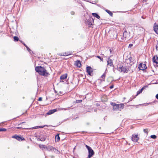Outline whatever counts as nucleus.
<instances>
[{"mask_svg": "<svg viewBox=\"0 0 158 158\" xmlns=\"http://www.w3.org/2000/svg\"><path fill=\"white\" fill-rule=\"evenodd\" d=\"M36 71L38 72L41 75L44 76H47L48 73L46 69L43 67L41 66L36 67L35 68Z\"/></svg>", "mask_w": 158, "mask_h": 158, "instance_id": "1", "label": "nucleus"}, {"mask_svg": "<svg viewBox=\"0 0 158 158\" xmlns=\"http://www.w3.org/2000/svg\"><path fill=\"white\" fill-rule=\"evenodd\" d=\"M85 23L86 25H88L89 27L93 25L94 23V19L91 17L89 16L85 20Z\"/></svg>", "mask_w": 158, "mask_h": 158, "instance_id": "2", "label": "nucleus"}, {"mask_svg": "<svg viewBox=\"0 0 158 158\" xmlns=\"http://www.w3.org/2000/svg\"><path fill=\"white\" fill-rule=\"evenodd\" d=\"M129 66H122L119 67L118 69V70L121 72H123L124 73H127L129 71Z\"/></svg>", "mask_w": 158, "mask_h": 158, "instance_id": "3", "label": "nucleus"}, {"mask_svg": "<svg viewBox=\"0 0 158 158\" xmlns=\"http://www.w3.org/2000/svg\"><path fill=\"white\" fill-rule=\"evenodd\" d=\"M120 36L121 37V40L119 39V38H118V39L120 41H122V40H124V39H128L130 37L129 32L126 31L123 32V36Z\"/></svg>", "mask_w": 158, "mask_h": 158, "instance_id": "4", "label": "nucleus"}, {"mask_svg": "<svg viewBox=\"0 0 158 158\" xmlns=\"http://www.w3.org/2000/svg\"><path fill=\"white\" fill-rule=\"evenodd\" d=\"M85 147L87 149L88 151V158H91L94 155V152L92 148L89 146L86 145H85Z\"/></svg>", "mask_w": 158, "mask_h": 158, "instance_id": "5", "label": "nucleus"}, {"mask_svg": "<svg viewBox=\"0 0 158 158\" xmlns=\"http://www.w3.org/2000/svg\"><path fill=\"white\" fill-rule=\"evenodd\" d=\"M124 104L123 103L120 104H118L116 105L115 107H114L113 109L114 110H121V109L123 108Z\"/></svg>", "mask_w": 158, "mask_h": 158, "instance_id": "6", "label": "nucleus"}, {"mask_svg": "<svg viewBox=\"0 0 158 158\" xmlns=\"http://www.w3.org/2000/svg\"><path fill=\"white\" fill-rule=\"evenodd\" d=\"M139 138L137 135L133 134L131 136V140L134 142H137L139 139Z\"/></svg>", "mask_w": 158, "mask_h": 158, "instance_id": "7", "label": "nucleus"}, {"mask_svg": "<svg viewBox=\"0 0 158 158\" xmlns=\"http://www.w3.org/2000/svg\"><path fill=\"white\" fill-rule=\"evenodd\" d=\"M139 69L140 70H144L147 69V66L145 64L140 63L139 65Z\"/></svg>", "mask_w": 158, "mask_h": 158, "instance_id": "8", "label": "nucleus"}, {"mask_svg": "<svg viewBox=\"0 0 158 158\" xmlns=\"http://www.w3.org/2000/svg\"><path fill=\"white\" fill-rule=\"evenodd\" d=\"M86 71L88 74L92 76V73L93 72V69L90 66H87L86 67Z\"/></svg>", "mask_w": 158, "mask_h": 158, "instance_id": "9", "label": "nucleus"}, {"mask_svg": "<svg viewBox=\"0 0 158 158\" xmlns=\"http://www.w3.org/2000/svg\"><path fill=\"white\" fill-rule=\"evenodd\" d=\"M107 65H109L111 67H114L112 60L111 59L110 57H109L107 59ZM113 69H114V67Z\"/></svg>", "mask_w": 158, "mask_h": 158, "instance_id": "10", "label": "nucleus"}, {"mask_svg": "<svg viewBox=\"0 0 158 158\" xmlns=\"http://www.w3.org/2000/svg\"><path fill=\"white\" fill-rule=\"evenodd\" d=\"M12 137L13 138L16 139L18 141H22L23 140H24V139L23 138L20 137L16 135H15L13 136Z\"/></svg>", "mask_w": 158, "mask_h": 158, "instance_id": "11", "label": "nucleus"}, {"mask_svg": "<svg viewBox=\"0 0 158 158\" xmlns=\"http://www.w3.org/2000/svg\"><path fill=\"white\" fill-rule=\"evenodd\" d=\"M67 74L66 73L61 75L60 77V82H64V80L66 78Z\"/></svg>", "mask_w": 158, "mask_h": 158, "instance_id": "12", "label": "nucleus"}, {"mask_svg": "<svg viewBox=\"0 0 158 158\" xmlns=\"http://www.w3.org/2000/svg\"><path fill=\"white\" fill-rule=\"evenodd\" d=\"M72 54V52H67L61 53L59 55L61 56H66L71 55Z\"/></svg>", "mask_w": 158, "mask_h": 158, "instance_id": "13", "label": "nucleus"}, {"mask_svg": "<svg viewBox=\"0 0 158 158\" xmlns=\"http://www.w3.org/2000/svg\"><path fill=\"white\" fill-rule=\"evenodd\" d=\"M128 60L130 61L129 65L130 66H131L134 64L135 62V60H134L131 57H130L128 59Z\"/></svg>", "mask_w": 158, "mask_h": 158, "instance_id": "14", "label": "nucleus"}, {"mask_svg": "<svg viewBox=\"0 0 158 158\" xmlns=\"http://www.w3.org/2000/svg\"><path fill=\"white\" fill-rule=\"evenodd\" d=\"M158 57L157 56H154L152 58V60L153 62L156 63V64H158Z\"/></svg>", "mask_w": 158, "mask_h": 158, "instance_id": "15", "label": "nucleus"}, {"mask_svg": "<svg viewBox=\"0 0 158 158\" xmlns=\"http://www.w3.org/2000/svg\"><path fill=\"white\" fill-rule=\"evenodd\" d=\"M154 30L156 33L158 34V25L156 23L154 24Z\"/></svg>", "mask_w": 158, "mask_h": 158, "instance_id": "16", "label": "nucleus"}, {"mask_svg": "<svg viewBox=\"0 0 158 158\" xmlns=\"http://www.w3.org/2000/svg\"><path fill=\"white\" fill-rule=\"evenodd\" d=\"M46 138L45 136H44L41 137V136H40L39 138H38V140H40L42 141H44L45 140Z\"/></svg>", "mask_w": 158, "mask_h": 158, "instance_id": "17", "label": "nucleus"}, {"mask_svg": "<svg viewBox=\"0 0 158 158\" xmlns=\"http://www.w3.org/2000/svg\"><path fill=\"white\" fill-rule=\"evenodd\" d=\"M52 151L54 152V153L56 154H59L60 153V152L59 150H58L56 148L54 147H53V148H52Z\"/></svg>", "mask_w": 158, "mask_h": 158, "instance_id": "18", "label": "nucleus"}, {"mask_svg": "<svg viewBox=\"0 0 158 158\" xmlns=\"http://www.w3.org/2000/svg\"><path fill=\"white\" fill-rule=\"evenodd\" d=\"M75 65L78 67L80 68L81 66V64L80 61L79 60L76 61L75 63Z\"/></svg>", "mask_w": 158, "mask_h": 158, "instance_id": "19", "label": "nucleus"}, {"mask_svg": "<svg viewBox=\"0 0 158 158\" xmlns=\"http://www.w3.org/2000/svg\"><path fill=\"white\" fill-rule=\"evenodd\" d=\"M53 148V147L52 146L49 145L47 146L46 149L48 151H52Z\"/></svg>", "mask_w": 158, "mask_h": 158, "instance_id": "20", "label": "nucleus"}, {"mask_svg": "<svg viewBox=\"0 0 158 158\" xmlns=\"http://www.w3.org/2000/svg\"><path fill=\"white\" fill-rule=\"evenodd\" d=\"M60 140V137L58 134L56 135L55 137V140L56 142H58Z\"/></svg>", "mask_w": 158, "mask_h": 158, "instance_id": "21", "label": "nucleus"}, {"mask_svg": "<svg viewBox=\"0 0 158 158\" xmlns=\"http://www.w3.org/2000/svg\"><path fill=\"white\" fill-rule=\"evenodd\" d=\"M92 15L96 17L98 19H99L100 18V16L97 13H92Z\"/></svg>", "mask_w": 158, "mask_h": 158, "instance_id": "22", "label": "nucleus"}, {"mask_svg": "<svg viewBox=\"0 0 158 158\" xmlns=\"http://www.w3.org/2000/svg\"><path fill=\"white\" fill-rule=\"evenodd\" d=\"M105 11L106 12H107L109 14L110 16H112L113 13L111 11L108 10H106Z\"/></svg>", "mask_w": 158, "mask_h": 158, "instance_id": "23", "label": "nucleus"}, {"mask_svg": "<svg viewBox=\"0 0 158 158\" xmlns=\"http://www.w3.org/2000/svg\"><path fill=\"white\" fill-rule=\"evenodd\" d=\"M54 112H55V111H53V110H50L49 111H48L47 112V114L48 115H49V114H52Z\"/></svg>", "mask_w": 158, "mask_h": 158, "instance_id": "24", "label": "nucleus"}, {"mask_svg": "<svg viewBox=\"0 0 158 158\" xmlns=\"http://www.w3.org/2000/svg\"><path fill=\"white\" fill-rule=\"evenodd\" d=\"M45 126H38L36 127H32V128L33 129H37L38 128H42L44 127Z\"/></svg>", "mask_w": 158, "mask_h": 158, "instance_id": "25", "label": "nucleus"}, {"mask_svg": "<svg viewBox=\"0 0 158 158\" xmlns=\"http://www.w3.org/2000/svg\"><path fill=\"white\" fill-rule=\"evenodd\" d=\"M14 39L15 41H18L19 40V38L16 36H15L14 37Z\"/></svg>", "mask_w": 158, "mask_h": 158, "instance_id": "26", "label": "nucleus"}, {"mask_svg": "<svg viewBox=\"0 0 158 158\" xmlns=\"http://www.w3.org/2000/svg\"><path fill=\"white\" fill-rule=\"evenodd\" d=\"M39 146L40 148H44V149H46V147H47V146H45L44 145H40Z\"/></svg>", "mask_w": 158, "mask_h": 158, "instance_id": "27", "label": "nucleus"}, {"mask_svg": "<svg viewBox=\"0 0 158 158\" xmlns=\"http://www.w3.org/2000/svg\"><path fill=\"white\" fill-rule=\"evenodd\" d=\"M107 70V69H106V70H105V73L103 74L101 76V77L102 78H103V79H104L105 77V76H106V71Z\"/></svg>", "mask_w": 158, "mask_h": 158, "instance_id": "28", "label": "nucleus"}, {"mask_svg": "<svg viewBox=\"0 0 158 158\" xmlns=\"http://www.w3.org/2000/svg\"><path fill=\"white\" fill-rule=\"evenodd\" d=\"M157 136L155 135H152L151 136V138L152 139H155L156 138Z\"/></svg>", "mask_w": 158, "mask_h": 158, "instance_id": "29", "label": "nucleus"}, {"mask_svg": "<svg viewBox=\"0 0 158 158\" xmlns=\"http://www.w3.org/2000/svg\"><path fill=\"white\" fill-rule=\"evenodd\" d=\"M96 57L97 58H98L101 61H103V58L101 57H100L99 56H96Z\"/></svg>", "mask_w": 158, "mask_h": 158, "instance_id": "30", "label": "nucleus"}, {"mask_svg": "<svg viewBox=\"0 0 158 158\" xmlns=\"http://www.w3.org/2000/svg\"><path fill=\"white\" fill-rule=\"evenodd\" d=\"M111 105H112V106H113V109H114V107H115V106H116V105H117V104H115V103H113V102H112L111 103Z\"/></svg>", "mask_w": 158, "mask_h": 158, "instance_id": "31", "label": "nucleus"}, {"mask_svg": "<svg viewBox=\"0 0 158 158\" xmlns=\"http://www.w3.org/2000/svg\"><path fill=\"white\" fill-rule=\"evenodd\" d=\"M16 128H17V129H20V128H22V129H28V128H23L22 127H16Z\"/></svg>", "mask_w": 158, "mask_h": 158, "instance_id": "32", "label": "nucleus"}, {"mask_svg": "<svg viewBox=\"0 0 158 158\" xmlns=\"http://www.w3.org/2000/svg\"><path fill=\"white\" fill-rule=\"evenodd\" d=\"M142 92V90H139L137 92V95H138L139 94H140L141 92Z\"/></svg>", "mask_w": 158, "mask_h": 158, "instance_id": "33", "label": "nucleus"}, {"mask_svg": "<svg viewBox=\"0 0 158 158\" xmlns=\"http://www.w3.org/2000/svg\"><path fill=\"white\" fill-rule=\"evenodd\" d=\"M143 131V132L144 133H146L147 134H148V129H144Z\"/></svg>", "mask_w": 158, "mask_h": 158, "instance_id": "34", "label": "nucleus"}, {"mask_svg": "<svg viewBox=\"0 0 158 158\" xmlns=\"http://www.w3.org/2000/svg\"><path fill=\"white\" fill-rule=\"evenodd\" d=\"M6 131V129L5 128H0V131Z\"/></svg>", "mask_w": 158, "mask_h": 158, "instance_id": "35", "label": "nucleus"}, {"mask_svg": "<svg viewBox=\"0 0 158 158\" xmlns=\"http://www.w3.org/2000/svg\"><path fill=\"white\" fill-rule=\"evenodd\" d=\"M82 102V100H76V102L77 103H81Z\"/></svg>", "mask_w": 158, "mask_h": 158, "instance_id": "36", "label": "nucleus"}, {"mask_svg": "<svg viewBox=\"0 0 158 158\" xmlns=\"http://www.w3.org/2000/svg\"><path fill=\"white\" fill-rule=\"evenodd\" d=\"M26 48H27V50L29 52H30L31 51V50L30 49V48L28 47H27Z\"/></svg>", "mask_w": 158, "mask_h": 158, "instance_id": "37", "label": "nucleus"}, {"mask_svg": "<svg viewBox=\"0 0 158 158\" xmlns=\"http://www.w3.org/2000/svg\"><path fill=\"white\" fill-rule=\"evenodd\" d=\"M42 100V98L41 97H40L39 98L38 101H41Z\"/></svg>", "mask_w": 158, "mask_h": 158, "instance_id": "38", "label": "nucleus"}, {"mask_svg": "<svg viewBox=\"0 0 158 158\" xmlns=\"http://www.w3.org/2000/svg\"><path fill=\"white\" fill-rule=\"evenodd\" d=\"M156 48L157 50H158V44L156 45Z\"/></svg>", "mask_w": 158, "mask_h": 158, "instance_id": "39", "label": "nucleus"}, {"mask_svg": "<svg viewBox=\"0 0 158 158\" xmlns=\"http://www.w3.org/2000/svg\"><path fill=\"white\" fill-rule=\"evenodd\" d=\"M113 87H114V85H112L110 86V89H112L113 88Z\"/></svg>", "mask_w": 158, "mask_h": 158, "instance_id": "40", "label": "nucleus"}, {"mask_svg": "<svg viewBox=\"0 0 158 158\" xmlns=\"http://www.w3.org/2000/svg\"><path fill=\"white\" fill-rule=\"evenodd\" d=\"M133 99V98H131L130 99V101H128L127 102H129L130 101H131L132 100V99Z\"/></svg>", "mask_w": 158, "mask_h": 158, "instance_id": "41", "label": "nucleus"}, {"mask_svg": "<svg viewBox=\"0 0 158 158\" xmlns=\"http://www.w3.org/2000/svg\"><path fill=\"white\" fill-rule=\"evenodd\" d=\"M132 44H129V47H131L132 46Z\"/></svg>", "mask_w": 158, "mask_h": 158, "instance_id": "42", "label": "nucleus"}, {"mask_svg": "<svg viewBox=\"0 0 158 158\" xmlns=\"http://www.w3.org/2000/svg\"><path fill=\"white\" fill-rule=\"evenodd\" d=\"M71 15H74V12H73V11H72V12H71Z\"/></svg>", "mask_w": 158, "mask_h": 158, "instance_id": "43", "label": "nucleus"}, {"mask_svg": "<svg viewBox=\"0 0 158 158\" xmlns=\"http://www.w3.org/2000/svg\"><path fill=\"white\" fill-rule=\"evenodd\" d=\"M156 98L158 99V94H157L156 96Z\"/></svg>", "mask_w": 158, "mask_h": 158, "instance_id": "44", "label": "nucleus"}, {"mask_svg": "<svg viewBox=\"0 0 158 158\" xmlns=\"http://www.w3.org/2000/svg\"><path fill=\"white\" fill-rule=\"evenodd\" d=\"M24 123V122H22L19 124H18V125H21L22 124H23V123Z\"/></svg>", "mask_w": 158, "mask_h": 158, "instance_id": "45", "label": "nucleus"}, {"mask_svg": "<svg viewBox=\"0 0 158 158\" xmlns=\"http://www.w3.org/2000/svg\"><path fill=\"white\" fill-rule=\"evenodd\" d=\"M23 44L24 45V46H25L26 47V48H27V47L24 43H23Z\"/></svg>", "mask_w": 158, "mask_h": 158, "instance_id": "46", "label": "nucleus"}, {"mask_svg": "<svg viewBox=\"0 0 158 158\" xmlns=\"http://www.w3.org/2000/svg\"><path fill=\"white\" fill-rule=\"evenodd\" d=\"M52 110H53V111H55V112L56 111V109H53Z\"/></svg>", "mask_w": 158, "mask_h": 158, "instance_id": "47", "label": "nucleus"}, {"mask_svg": "<svg viewBox=\"0 0 158 158\" xmlns=\"http://www.w3.org/2000/svg\"><path fill=\"white\" fill-rule=\"evenodd\" d=\"M144 89V87H143L141 90H142V91Z\"/></svg>", "mask_w": 158, "mask_h": 158, "instance_id": "48", "label": "nucleus"}, {"mask_svg": "<svg viewBox=\"0 0 158 158\" xmlns=\"http://www.w3.org/2000/svg\"><path fill=\"white\" fill-rule=\"evenodd\" d=\"M110 52H111V51L110 49Z\"/></svg>", "mask_w": 158, "mask_h": 158, "instance_id": "49", "label": "nucleus"}, {"mask_svg": "<svg viewBox=\"0 0 158 158\" xmlns=\"http://www.w3.org/2000/svg\"><path fill=\"white\" fill-rule=\"evenodd\" d=\"M125 99V98H124V99Z\"/></svg>", "mask_w": 158, "mask_h": 158, "instance_id": "50", "label": "nucleus"}, {"mask_svg": "<svg viewBox=\"0 0 158 158\" xmlns=\"http://www.w3.org/2000/svg\"><path fill=\"white\" fill-rule=\"evenodd\" d=\"M64 110H66V109H64Z\"/></svg>", "mask_w": 158, "mask_h": 158, "instance_id": "51", "label": "nucleus"}]
</instances>
